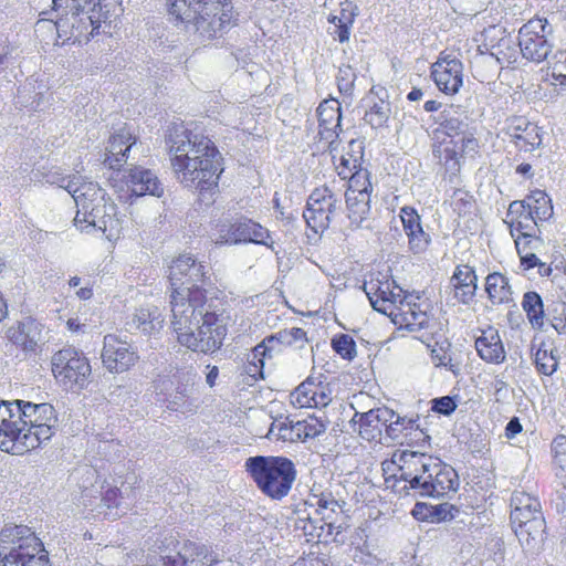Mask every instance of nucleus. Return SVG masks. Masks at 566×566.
I'll use <instances>...</instances> for the list:
<instances>
[{
  "label": "nucleus",
  "instance_id": "f257e3e1",
  "mask_svg": "<svg viewBox=\"0 0 566 566\" xmlns=\"http://www.w3.org/2000/svg\"><path fill=\"white\" fill-rule=\"evenodd\" d=\"M222 300L207 297V291L182 287L170 294L171 327L180 345L201 353L219 349L227 335Z\"/></svg>",
  "mask_w": 566,
  "mask_h": 566
},
{
  "label": "nucleus",
  "instance_id": "f03ea898",
  "mask_svg": "<svg viewBox=\"0 0 566 566\" xmlns=\"http://www.w3.org/2000/svg\"><path fill=\"white\" fill-rule=\"evenodd\" d=\"M166 144L177 179L186 188L197 191L206 206L211 205L223 171V158L214 143L178 126L169 130Z\"/></svg>",
  "mask_w": 566,
  "mask_h": 566
},
{
  "label": "nucleus",
  "instance_id": "7ed1b4c3",
  "mask_svg": "<svg viewBox=\"0 0 566 566\" xmlns=\"http://www.w3.org/2000/svg\"><path fill=\"white\" fill-rule=\"evenodd\" d=\"M51 184H57L65 189L74 199L77 212L74 222L86 223L82 230L94 228L111 239L119 230V220L116 217V206L98 184L86 181L81 176L72 175L48 179Z\"/></svg>",
  "mask_w": 566,
  "mask_h": 566
},
{
  "label": "nucleus",
  "instance_id": "20e7f679",
  "mask_svg": "<svg viewBox=\"0 0 566 566\" xmlns=\"http://www.w3.org/2000/svg\"><path fill=\"white\" fill-rule=\"evenodd\" d=\"M169 13L201 42L221 36L232 21V6L222 0H174Z\"/></svg>",
  "mask_w": 566,
  "mask_h": 566
},
{
  "label": "nucleus",
  "instance_id": "39448f33",
  "mask_svg": "<svg viewBox=\"0 0 566 566\" xmlns=\"http://www.w3.org/2000/svg\"><path fill=\"white\" fill-rule=\"evenodd\" d=\"M57 17L55 28L59 38L69 43H87L101 27V0H52Z\"/></svg>",
  "mask_w": 566,
  "mask_h": 566
},
{
  "label": "nucleus",
  "instance_id": "423d86ee",
  "mask_svg": "<svg viewBox=\"0 0 566 566\" xmlns=\"http://www.w3.org/2000/svg\"><path fill=\"white\" fill-rule=\"evenodd\" d=\"M15 424L19 428L17 454L40 447L49 441L57 428V415L52 405L14 400Z\"/></svg>",
  "mask_w": 566,
  "mask_h": 566
},
{
  "label": "nucleus",
  "instance_id": "0eeeda50",
  "mask_svg": "<svg viewBox=\"0 0 566 566\" xmlns=\"http://www.w3.org/2000/svg\"><path fill=\"white\" fill-rule=\"evenodd\" d=\"M244 468L258 489L275 501L289 495L297 475L294 462L281 455L250 457Z\"/></svg>",
  "mask_w": 566,
  "mask_h": 566
},
{
  "label": "nucleus",
  "instance_id": "6e6552de",
  "mask_svg": "<svg viewBox=\"0 0 566 566\" xmlns=\"http://www.w3.org/2000/svg\"><path fill=\"white\" fill-rule=\"evenodd\" d=\"M0 566H51L42 541L27 525L7 524L0 532Z\"/></svg>",
  "mask_w": 566,
  "mask_h": 566
},
{
  "label": "nucleus",
  "instance_id": "1a4fd4ad",
  "mask_svg": "<svg viewBox=\"0 0 566 566\" xmlns=\"http://www.w3.org/2000/svg\"><path fill=\"white\" fill-rule=\"evenodd\" d=\"M415 464L421 465V475L415 483L421 485L420 496L440 497L454 494L459 488V474L451 467L433 461L424 454L410 453Z\"/></svg>",
  "mask_w": 566,
  "mask_h": 566
},
{
  "label": "nucleus",
  "instance_id": "9d476101",
  "mask_svg": "<svg viewBox=\"0 0 566 566\" xmlns=\"http://www.w3.org/2000/svg\"><path fill=\"white\" fill-rule=\"evenodd\" d=\"M552 33L553 29L547 19L535 18L523 24L518 31L517 42L522 56L536 64L544 61L551 63V56L566 61V51H557L552 55L554 44L548 39Z\"/></svg>",
  "mask_w": 566,
  "mask_h": 566
},
{
  "label": "nucleus",
  "instance_id": "9b49d317",
  "mask_svg": "<svg viewBox=\"0 0 566 566\" xmlns=\"http://www.w3.org/2000/svg\"><path fill=\"white\" fill-rule=\"evenodd\" d=\"M528 202L513 201L510 203L505 223L509 224L512 238L516 234L525 235L541 233L537 220H544L552 214V207L546 193L534 192Z\"/></svg>",
  "mask_w": 566,
  "mask_h": 566
},
{
  "label": "nucleus",
  "instance_id": "f8f14e48",
  "mask_svg": "<svg viewBox=\"0 0 566 566\" xmlns=\"http://www.w3.org/2000/svg\"><path fill=\"white\" fill-rule=\"evenodd\" d=\"M51 364L56 380L69 388H83L92 373L88 359L74 347H64L56 352Z\"/></svg>",
  "mask_w": 566,
  "mask_h": 566
},
{
  "label": "nucleus",
  "instance_id": "ddd939ff",
  "mask_svg": "<svg viewBox=\"0 0 566 566\" xmlns=\"http://www.w3.org/2000/svg\"><path fill=\"white\" fill-rule=\"evenodd\" d=\"M218 244H241V243H255L270 248L276 254L279 251L274 250L275 241L272 239L269 230L263 228L260 223L251 219L241 218L234 222L223 223L219 229V237L216 241Z\"/></svg>",
  "mask_w": 566,
  "mask_h": 566
},
{
  "label": "nucleus",
  "instance_id": "4468645a",
  "mask_svg": "<svg viewBox=\"0 0 566 566\" xmlns=\"http://www.w3.org/2000/svg\"><path fill=\"white\" fill-rule=\"evenodd\" d=\"M171 292L182 287H193L205 290L210 277L208 276V266L198 262L190 254H181L172 261L169 270Z\"/></svg>",
  "mask_w": 566,
  "mask_h": 566
},
{
  "label": "nucleus",
  "instance_id": "2eb2a0df",
  "mask_svg": "<svg viewBox=\"0 0 566 566\" xmlns=\"http://www.w3.org/2000/svg\"><path fill=\"white\" fill-rule=\"evenodd\" d=\"M511 525L521 545L527 549L535 548L544 539L545 518L542 507L525 511H511Z\"/></svg>",
  "mask_w": 566,
  "mask_h": 566
},
{
  "label": "nucleus",
  "instance_id": "dca6fc26",
  "mask_svg": "<svg viewBox=\"0 0 566 566\" xmlns=\"http://www.w3.org/2000/svg\"><path fill=\"white\" fill-rule=\"evenodd\" d=\"M103 366L109 373L120 374L127 371L139 359L137 352L126 340L113 334L104 336L101 354Z\"/></svg>",
  "mask_w": 566,
  "mask_h": 566
},
{
  "label": "nucleus",
  "instance_id": "f3484780",
  "mask_svg": "<svg viewBox=\"0 0 566 566\" xmlns=\"http://www.w3.org/2000/svg\"><path fill=\"white\" fill-rule=\"evenodd\" d=\"M398 289L395 280L388 274L377 272L370 275L368 281L364 282L363 290L366 293L371 307L387 316L394 314L392 291Z\"/></svg>",
  "mask_w": 566,
  "mask_h": 566
},
{
  "label": "nucleus",
  "instance_id": "a211bd4d",
  "mask_svg": "<svg viewBox=\"0 0 566 566\" xmlns=\"http://www.w3.org/2000/svg\"><path fill=\"white\" fill-rule=\"evenodd\" d=\"M318 135L321 139L328 143V149L334 151L337 148L339 134L342 132V107L336 98L324 99L317 109Z\"/></svg>",
  "mask_w": 566,
  "mask_h": 566
},
{
  "label": "nucleus",
  "instance_id": "6ab92c4d",
  "mask_svg": "<svg viewBox=\"0 0 566 566\" xmlns=\"http://www.w3.org/2000/svg\"><path fill=\"white\" fill-rule=\"evenodd\" d=\"M481 36L483 38V48L497 61L501 69L503 65H510L516 61V42L505 33L504 29L490 27L483 31Z\"/></svg>",
  "mask_w": 566,
  "mask_h": 566
},
{
  "label": "nucleus",
  "instance_id": "aec40b11",
  "mask_svg": "<svg viewBox=\"0 0 566 566\" xmlns=\"http://www.w3.org/2000/svg\"><path fill=\"white\" fill-rule=\"evenodd\" d=\"M123 179L130 196L150 195L157 198L164 196L165 188L155 172L142 166L133 165L123 174Z\"/></svg>",
  "mask_w": 566,
  "mask_h": 566
},
{
  "label": "nucleus",
  "instance_id": "412c9836",
  "mask_svg": "<svg viewBox=\"0 0 566 566\" xmlns=\"http://www.w3.org/2000/svg\"><path fill=\"white\" fill-rule=\"evenodd\" d=\"M137 138L127 128L112 135L106 147L103 164L112 170L119 171L127 164L130 151L136 147Z\"/></svg>",
  "mask_w": 566,
  "mask_h": 566
},
{
  "label": "nucleus",
  "instance_id": "4be33fe9",
  "mask_svg": "<svg viewBox=\"0 0 566 566\" xmlns=\"http://www.w3.org/2000/svg\"><path fill=\"white\" fill-rule=\"evenodd\" d=\"M504 134L521 151H533L542 144L538 127L524 117L511 118L504 128Z\"/></svg>",
  "mask_w": 566,
  "mask_h": 566
},
{
  "label": "nucleus",
  "instance_id": "5701e85b",
  "mask_svg": "<svg viewBox=\"0 0 566 566\" xmlns=\"http://www.w3.org/2000/svg\"><path fill=\"white\" fill-rule=\"evenodd\" d=\"M327 198L328 188H316L310 195L306 208L303 211V218L308 228L315 233L324 231L328 228V213H327Z\"/></svg>",
  "mask_w": 566,
  "mask_h": 566
},
{
  "label": "nucleus",
  "instance_id": "b1692460",
  "mask_svg": "<svg viewBox=\"0 0 566 566\" xmlns=\"http://www.w3.org/2000/svg\"><path fill=\"white\" fill-rule=\"evenodd\" d=\"M359 417V436L367 441H379L386 424L395 417V411L388 408L370 409L367 412H356Z\"/></svg>",
  "mask_w": 566,
  "mask_h": 566
},
{
  "label": "nucleus",
  "instance_id": "393cba45",
  "mask_svg": "<svg viewBox=\"0 0 566 566\" xmlns=\"http://www.w3.org/2000/svg\"><path fill=\"white\" fill-rule=\"evenodd\" d=\"M400 219L408 237L410 251L415 254L424 252L430 243V235L423 231L421 218L416 209L411 207L401 208Z\"/></svg>",
  "mask_w": 566,
  "mask_h": 566
},
{
  "label": "nucleus",
  "instance_id": "a878e982",
  "mask_svg": "<svg viewBox=\"0 0 566 566\" xmlns=\"http://www.w3.org/2000/svg\"><path fill=\"white\" fill-rule=\"evenodd\" d=\"M479 356L488 363L501 364L505 359V350L497 329L488 327L480 331V335H472Z\"/></svg>",
  "mask_w": 566,
  "mask_h": 566
},
{
  "label": "nucleus",
  "instance_id": "bb28decb",
  "mask_svg": "<svg viewBox=\"0 0 566 566\" xmlns=\"http://www.w3.org/2000/svg\"><path fill=\"white\" fill-rule=\"evenodd\" d=\"M306 342V333L303 328L292 327L290 329H282L268 336L254 347V358L259 356L272 357V352L276 349L275 344L302 348Z\"/></svg>",
  "mask_w": 566,
  "mask_h": 566
},
{
  "label": "nucleus",
  "instance_id": "cd10ccee",
  "mask_svg": "<svg viewBox=\"0 0 566 566\" xmlns=\"http://www.w3.org/2000/svg\"><path fill=\"white\" fill-rule=\"evenodd\" d=\"M14 400L0 401V450L17 454V438L19 428L15 424Z\"/></svg>",
  "mask_w": 566,
  "mask_h": 566
},
{
  "label": "nucleus",
  "instance_id": "c85d7f7f",
  "mask_svg": "<svg viewBox=\"0 0 566 566\" xmlns=\"http://www.w3.org/2000/svg\"><path fill=\"white\" fill-rule=\"evenodd\" d=\"M10 339L24 352H35L44 343L42 325L32 317L19 322L17 329L10 331Z\"/></svg>",
  "mask_w": 566,
  "mask_h": 566
},
{
  "label": "nucleus",
  "instance_id": "c756f323",
  "mask_svg": "<svg viewBox=\"0 0 566 566\" xmlns=\"http://www.w3.org/2000/svg\"><path fill=\"white\" fill-rule=\"evenodd\" d=\"M164 322L161 310L151 305L136 310L126 322V327L130 332L138 331L145 335H153L163 328Z\"/></svg>",
  "mask_w": 566,
  "mask_h": 566
},
{
  "label": "nucleus",
  "instance_id": "7c9ffc66",
  "mask_svg": "<svg viewBox=\"0 0 566 566\" xmlns=\"http://www.w3.org/2000/svg\"><path fill=\"white\" fill-rule=\"evenodd\" d=\"M444 158H446V182L448 185L446 192L449 195L450 199L443 202V208L448 210V208L452 209L454 213L460 216L459 207L460 199H457V195L459 191L458 185L460 182V161L458 158V153L455 150V146L453 148L446 147L444 148Z\"/></svg>",
  "mask_w": 566,
  "mask_h": 566
},
{
  "label": "nucleus",
  "instance_id": "2f4dec72",
  "mask_svg": "<svg viewBox=\"0 0 566 566\" xmlns=\"http://www.w3.org/2000/svg\"><path fill=\"white\" fill-rule=\"evenodd\" d=\"M433 80L440 91L446 94L458 93L460 88V63L457 59H443L437 62L432 70Z\"/></svg>",
  "mask_w": 566,
  "mask_h": 566
},
{
  "label": "nucleus",
  "instance_id": "473e14b6",
  "mask_svg": "<svg viewBox=\"0 0 566 566\" xmlns=\"http://www.w3.org/2000/svg\"><path fill=\"white\" fill-rule=\"evenodd\" d=\"M467 52L472 75L480 82L494 77L501 70L497 61L483 48V44H476L474 54H472L471 48Z\"/></svg>",
  "mask_w": 566,
  "mask_h": 566
},
{
  "label": "nucleus",
  "instance_id": "72a5a7b5",
  "mask_svg": "<svg viewBox=\"0 0 566 566\" xmlns=\"http://www.w3.org/2000/svg\"><path fill=\"white\" fill-rule=\"evenodd\" d=\"M163 562L165 566H202L206 563L211 565L214 560L208 556L205 546L188 543L176 554L163 556Z\"/></svg>",
  "mask_w": 566,
  "mask_h": 566
},
{
  "label": "nucleus",
  "instance_id": "f704fd0d",
  "mask_svg": "<svg viewBox=\"0 0 566 566\" xmlns=\"http://www.w3.org/2000/svg\"><path fill=\"white\" fill-rule=\"evenodd\" d=\"M395 324L405 325L411 332L419 331L427 325V314L420 310L419 305L411 302H406L405 307H399V312H394L390 315Z\"/></svg>",
  "mask_w": 566,
  "mask_h": 566
},
{
  "label": "nucleus",
  "instance_id": "c9c22d12",
  "mask_svg": "<svg viewBox=\"0 0 566 566\" xmlns=\"http://www.w3.org/2000/svg\"><path fill=\"white\" fill-rule=\"evenodd\" d=\"M346 207L352 223L359 226L370 212V195L346 191Z\"/></svg>",
  "mask_w": 566,
  "mask_h": 566
},
{
  "label": "nucleus",
  "instance_id": "e433bc0d",
  "mask_svg": "<svg viewBox=\"0 0 566 566\" xmlns=\"http://www.w3.org/2000/svg\"><path fill=\"white\" fill-rule=\"evenodd\" d=\"M485 291L493 304L507 303L512 300L509 280L500 273H493L486 276Z\"/></svg>",
  "mask_w": 566,
  "mask_h": 566
},
{
  "label": "nucleus",
  "instance_id": "4c0bfd02",
  "mask_svg": "<svg viewBox=\"0 0 566 566\" xmlns=\"http://www.w3.org/2000/svg\"><path fill=\"white\" fill-rule=\"evenodd\" d=\"M522 307L534 328H542L544 325V304L541 295L536 292H526L523 296Z\"/></svg>",
  "mask_w": 566,
  "mask_h": 566
},
{
  "label": "nucleus",
  "instance_id": "58836bf2",
  "mask_svg": "<svg viewBox=\"0 0 566 566\" xmlns=\"http://www.w3.org/2000/svg\"><path fill=\"white\" fill-rule=\"evenodd\" d=\"M390 113L391 109L389 103L380 99L365 113L364 120L375 129L380 128L387 124Z\"/></svg>",
  "mask_w": 566,
  "mask_h": 566
},
{
  "label": "nucleus",
  "instance_id": "ea45409f",
  "mask_svg": "<svg viewBox=\"0 0 566 566\" xmlns=\"http://www.w3.org/2000/svg\"><path fill=\"white\" fill-rule=\"evenodd\" d=\"M535 366L538 373L551 376L558 367V358L554 350L539 347L535 353Z\"/></svg>",
  "mask_w": 566,
  "mask_h": 566
},
{
  "label": "nucleus",
  "instance_id": "a19ab883",
  "mask_svg": "<svg viewBox=\"0 0 566 566\" xmlns=\"http://www.w3.org/2000/svg\"><path fill=\"white\" fill-rule=\"evenodd\" d=\"M296 432V423H293L289 418H285L284 420H275L272 422L268 437L283 441H294L297 439Z\"/></svg>",
  "mask_w": 566,
  "mask_h": 566
},
{
  "label": "nucleus",
  "instance_id": "79ce46f5",
  "mask_svg": "<svg viewBox=\"0 0 566 566\" xmlns=\"http://www.w3.org/2000/svg\"><path fill=\"white\" fill-rule=\"evenodd\" d=\"M413 428H419L417 420L401 417L395 412V417L391 418V421H388L386 424V433L389 438L396 440L400 437L401 433H403V431L412 430Z\"/></svg>",
  "mask_w": 566,
  "mask_h": 566
},
{
  "label": "nucleus",
  "instance_id": "37998d69",
  "mask_svg": "<svg viewBox=\"0 0 566 566\" xmlns=\"http://www.w3.org/2000/svg\"><path fill=\"white\" fill-rule=\"evenodd\" d=\"M332 348L347 360H353L357 354L355 340L348 334L336 335L332 339Z\"/></svg>",
  "mask_w": 566,
  "mask_h": 566
},
{
  "label": "nucleus",
  "instance_id": "c03bdc74",
  "mask_svg": "<svg viewBox=\"0 0 566 566\" xmlns=\"http://www.w3.org/2000/svg\"><path fill=\"white\" fill-rule=\"evenodd\" d=\"M296 430L297 439L315 438L326 431V424L316 418H310L304 421H297Z\"/></svg>",
  "mask_w": 566,
  "mask_h": 566
},
{
  "label": "nucleus",
  "instance_id": "a18cd8bd",
  "mask_svg": "<svg viewBox=\"0 0 566 566\" xmlns=\"http://www.w3.org/2000/svg\"><path fill=\"white\" fill-rule=\"evenodd\" d=\"M517 254H526L528 252H536L543 247V240L539 237V233L532 234H516L513 238Z\"/></svg>",
  "mask_w": 566,
  "mask_h": 566
},
{
  "label": "nucleus",
  "instance_id": "49530a36",
  "mask_svg": "<svg viewBox=\"0 0 566 566\" xmlns=\"http://www.w3.org/2000/svg\"><path fill=\"white\" fill-rule=\"evenodd\" d=\"M315 388H317V385L307 378L292 392V402L300 408H311V395H313Z\"/></svg>",
  "mask_w": 566,
  "mask_h": 566
},
{
  "label": "nucleus",
  "instance_id": "de8ad7c7",
  "mask_svg": "<svg viewBox=\"0 0 566 566\" xmlns=\"http://www.w3.org/2000/svg\"><path fill=\"white\" fill-rule=\"evenodd\" d=\"M457 114V107L453 105L447 106L440 114L441 126L450 137H457L460 134V119L455 116Z\"/></svg>",
  "mask_w": 566,
  "mask_h": 566
},
{
  "label": "nucleus",
  "instance_id": "09e8293b",
  "mask_svg": "<svg viewBox=\"0 0 566 566\" xmlns=\"http://www.w3.org/2000/svg\"><path fill=\"white\" fill-rule=\"evenodd\" d=\"M369 178H370V172L368 170L359 169V170L355 171L349 178L347 191H355V192L361 191V193L370 195L373 191V186H371Z\"/></svg>",
  "mask_w": 566,
  "mask_h": 566
},
{
  "label": "nucleus",
  "instance_id": "8fccbe9b",
  "mask_svg": "<svg viewBox=\"0 0 566 566\" xmlns=\"http://www.w3.org/2000/svg\"><path fill=\"white\" fill-rule=\"evenodd\" d=\"M511 511L533 510V512H536V507L542 506L537 497H534L524 491H515L511 497Z\"/></svg>",
  "mask_w": 566,
  "mask_h": 566
},
{
  "label": "nucleus",
  "instance_id": "3c124183",
  "mask_svg": "<svg viewBox=\"0 0 566 566\" xmlns=\"http://www.w3.org/2000/svg\"><path fill=\"white\" fill-rule=\"evenodd\" d=\"M478 275L470 265H462V303L474 296L476 291Z\"/></svg>",
  "mask_w": 566,
  "mask_h": 566
},
{
  "label": "nucleus",
  "instance_id": "603ef678",
  "mask_svg": "<svg viewBox=\"0 0 566 566\" xmlns=\"http://www.w3.org/2000/svg\"><path fill=\"white\" fill-rule=\"evenodd\" d=\"M337 86L342 94L350 95L354 90L356 73L350 65H342L336 76Z\"/></svg>",
  "mask_w": 566,
  "mask_h": 566
},
{
  "label": "nucleus",
  "instance_id": "864d4df0",
  "mask_svg": "<svg viewBox=\"0 0 566 566\" xmlns=\"http://www.w3.org/2000/svg\"><path fill=\"white\" fill-rule=\"evenodd\" d=\"M119 497H122L120 491L117 488H108L102 494L101 504L108 510L116 509V512H105V515H111L114 518L119 515L118 510L122 506V503L118 501Z\"/></svg>",
  "mask_w": 566,
  "mask_h": 566
},
{
  "label": "nucleus",
  "instance_id": "5fc2aeb1",
  "mask_svg": "<svg viewBox=\"0 0 566 566\" xmlns=\"http://www.w3.org/2000/svg\"><path fill=\"white\" fill-rule=\"evenodd\" d=\"M431 409L443 416H450L458 407L455 397L443 396L431 400Z\"/></svg>",
  "mask_w": 566,
  "mask_h": 566
},
{
  "label": "nucleus",
  "instance_id": "6e6d98bb",
  "mask_svg": "<svg viewBox=\"0 0 566 566\" xmlns=\"http://www.w3.org/2000/svg\"><path fill=\"white\" fill-rule=\"evenodd\" d=\"M459 290H460V265H455L453 274L450 279L448 286V295L446 297L447 305L457 306L459 304Z\"/></svg>",
  "mask_w": 566,
  "mask_h": 566
},
{
  "label": "nucleus",
  "instance_id": "4d7b16f0",
  "mask_svg": "<svg viewBox=\"0 0 566 566\" xmlns=\"http://www.w3.org/2000/svg\"><path fill=\"white\" fill-rule=\"evenodd\" d=\"M337 22L343 23L347 27H353L356 17L358 15V8L352 1L343 2Z\"/></svg>",
  "mask_w": 566,
  "mask_h": 566
},
{
  "label": "nucleus",
  "instance_id": "13d9d810",
  "mask_svg": "<svg viewBox=\"0 0 566 566\" xmlns=\"http://www.w3.org/2000/svg\"><path fill=\"white\" fill-rule=\"evenodd\" d=\"M410 463L415 467V469L412 471H406L403 468H400L399 469V471H400L399 479L408 482L410 489L417 491L418 494L420 495L421 485H417L415 483V480H416V478H420V475H421V465L415 464L413 460L411 458H410Z\"/></svg>",
  "mask_w": 566,
  "mask_h": 566
},
{
  "label": "nucleus",
  "instance_id": "bf43d9fd",
  "mask_svg": "<svg viewBox=\"0 0 566 566\" xmlns=\"http://www.w3.org/2000/svg\"><path fill=\"white\" fill-rule=\"evenodd\" d=\"M429 510L431 512V515H430L431 518L432 520H437L438 522L452 520L454 517V515L451 513V511L455 510L458 512L455 506L450 505L448 503H443V504H439L437 506H432Z\"/></svg>",
  "mask_w": 566,
  "mask_h": 566
},
{
  "label": "nucleus",
  "instance_id": "052dcab7",
  "mask_svg": "<svg viewBox=\"0 0 566 566\" xmlns=\"http://www.w3.org/2000/svg\"><path fill=\"white\" fill-rule=\"evenodd\" d=\"M328 226L342 210V199L328 188L327 198Z\"/></svg>",
  "mask_w": 566,
  "mask_h": 566
},
{
  "label": "nucleus",
  "instance_id": "680f3d73",
  "mask_svg": "<svg viewBox=\"0 0 566 566\" xmlns=\"http://www.w3.org/2000/svg\"><path fill=\"white\" fill-rule=\"evenodd\" d=\"M13 50L14 49L10 44L9 40L0 34V71L8 67Z\"/></svg>",
  "mask_w": 566,
  "mask_h": 566
},
{
  "label": "nucleus",
  "instance_id": "e2e57ef3",
  "mask_svg": "<svg viewBox=\"0 0 566 566\" xmlns=\"http://www.w3.org/2000/svg\"><path fill=\"white\" fill-rule=\"evenodd\" d=\"M266 356H259L254 358V352L252 353V359L249 360L248 366L245 367L247 373L256 378H263V366H264V358Z\"/></svg>",
  "mask_w": 566,
  "mask_h": 566
},
{
  "label": "nucleus",
  "instance_id": "0e129e2a",
  "mask_svg": "<svg viewBox=\"0 0 566 566\" xmlns=\"http://www.w3.org/2000/svg\"><path fill=\"white\" fill-rule=\"evenodd\" d=\"M555 312L559 313L558 316H553L552 325L559 333H566V303H560Z\"/></svg>",
  "mask_w": 566,
  "mask_h": 566
},
{
  "label": "nucleus",
  "instance_id": "69168bd1",
  "mask_svg": "<svg viewBox=\"0 0 566 566\" xmlns=\"http://www.w3.org/2000/svg\"><path fill=\"white\" fill-rule=\"evenodd\" d=\"M331 401L329 396L317 386L313 395H311V408L326 407Z\"/></svg>",
  "mask_w": 566,
  "mask_h": 566
},
{
  "label": "nucleus",
  "instance_id": "338daca9",
  "mask_svg": "<svg viewBox=\"0 0 566 566\" xmlns=\"http://www.w3.org/2000/svg\"><path fill=\"white\" fill-rule=\"evenodd\" d=\"M353 27H347L343 23L337 22L334 31L332 34L337 39L340 43H345L349 41L350 38V30Z\"/></svg>",
  "mask_w": 566,
  "mask_h": 566
},
{
  "label": "nucleus",
  "instance_id": "774afa93",
  "mask_svg": "<svg viewBox=\"0 0 566 566\" xmlns=\"http://www.w3.org/2000/svg\"><path fill=\"white\" fill-rule=\"evenodd\" d=\"M553 502L555 503V507L558 513L566 512V489L564 486L556 490Z\"/></svg>",
  "mask_w": 566,
  "mask_h": 566
}]
</instances>
